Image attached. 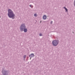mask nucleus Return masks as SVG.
<instances>
[{"mask_svg": "<svg viewBox=\"0 0 75 75\" xmlns=\"http://www.w3.org/2000/svg\"><path fill=\"white\" fill-rule=\"evenodd\" d=\"M8 16L9 18H11L12 19L15 18V14L14 13L13 11L10 9H8Z\"/></svg>", "mask_w": 75, "mask_h": 75, "instance_id": "1", "label": "nucleus"}, {"mask_svg": "<svg viewBox=\"0 0 75 75\" xmlns=\"http://www.w3.org/2000/svg\"><path fill=\"white\" fill-rule=\"evenodd\" d=\"M20 29L21 32H23V31H24V33L27 32V29L26 28V26H25V24H23L21 25Z\"/></svg>", "mask_w": 75, "mask_h": 75, "instance_id": "2", "label": "nucleus"}, {"mask_svg": "<svg viewBox=\"0 0 75 75\" xmlns=\"http://www.w3.org/2000/svg\"><path fill=\"white\" fill-rule=\"evenodd\" d=\"M59 40H53L52 42V45L54 47H57L59 44Z\"/></svg>", "mask_w": 75, "mask_h": 75, "instance_id": "3", "label": "nucleus"}, {"mask_svg": "<svg viewBox=\"0 0 75 75\" xmlns=\"http://www.w3.org/2000/svg\"><path fill=\"white\" fill-rule=\"evenodd\" d=\"M47 16L44 15L43 16L42 18L43 20H46L47 19Z\"/></svg>", "mask_w": 75, "mask_h": 75, "instance_id": "4", "label": "nucleus"}, {"mask_svg": "<svg viewBox=\"0 0 75 75\" xmlns=\"http://www.w3.org/2000/svg\"><path fill=\"white\" fill-rule=\"evenodd\" d=\"M34 54L33 53L31 54L30 55H29V57H34Z\"/></svg>", "mask_w": 75, "mask_h": 75, "instance_id": "5", "label": "nucleus"}, {"mask_svg": "<svg viewBox=\"0 0 75 75\" xmlns=\"http://www.w3.org/2000/svg\"><path fill=\"white\" fill-rule=\"evenodd\" d=\"M7 72L6 71H4V75H6V73Z\"/></svg>", "mask_w": 75, "mask_h": 75, "instance_id": "6", "label": "nucleus"}, {"mask_svg": "<svg viewBox=\"0 0 75 75\" xmlns=\"http://www.w3.org/2000/svg\"><path fill=\"white\" fill-rule=\"evenodd\" d=\"M65 10H66L65 12H67V13H68V9H67V8H66L65 9Z\"/></svg>", "mask_w": 75, "mask_h": 75, "instance_id": "7", "label": "nucleus"}, {"mask_svg": "<svg viewBox=\"0 0 75 75\" xmlns=\"http://www.w3.org/2000/svg\"><path fill=\"white\" fill-rule=\"evenodd\" d=\"M34 16L35 17H37V13H35L34 14Z\"/></svg>", "mask_w": 75, "mask_h": 75, "instance_id": "8", "label": "nucleus"}, {"mask_svg": "<svg viewBox=\"0 0 75 75\" xmlns=\"http://www.w3.org/2000/svg\"><path fill=\"white\" fill-rule=\"evenodd\" d=\"M30 7H31V8H33V6H32V5H29Z\"/></svg>", "mask_w": 75, "mask_h": 75, "instance_id": "9", "label": "nucleus"}, {"mask_svg": "<svg viewBox=\"0 0 75 75\" xmlns=\"http://www.w3.org/2000/svg\"><path fill=\"white\" fill-rule=\"evenodd\" d=\"M39 35L40 36H42V34L41 33H40L39 34Z\"/></svg>", "mask_w": 75, "mask_h": 75, "instance_id": "10", "label": "nucleus"}, {"mask_svg": "<svg viewBox=\"0 0 75 75\" xmlns=\"http://www.w3.org/2000/svg\"><path fill=\"white\" fill-rule=\"evenodd\" d=\"M74 6L75 7V1H74Z\"/></svg>", "mask_w": 75, "mask_h": 75, "instance_id": "11", "label": "nucleus"}, {"mask_svg": "<svg viewBox=\"0 0 75 75\" xmlns=\"http://www.w3.org/2000/svg\"><path fill=\"white\" fill-rule=\"evenodd\" d=\"M52 23H53L52 21H51V22H50V24H52Z\"/></svg>", "mask_w": 75, "mask_h": 75, "instance_id": "12", "label": "nucleus"}, {"mask_svg": "<svg viewBox=\"0 0 75 75\" xmlns=\"http://www.w3.org/2000/svg\"><path fill=\"white\" fill-rule=\"evenodd\" d=\"M67 8H66V7H65V6H64V8H64L65 9H66Z\"/></svg>", "mask_w": 75, "mask_h": 75, "instance_id": "13", "label": "nucleus"}, {"mask_svg": "<svg viewBox=\"0 0 75 75\" xmlns=\"http://www.w3.org/2000/svg\"><path fill=\"white\" fill-rule=\"evenodd\" d=\"M42 23V21H40V23Z\"/></svg>", "mask_w": 75, "mask_h": 75, "instance_id": "14", "label": "nucleus"}, {"mask_svg": "<svg viewBox=\"0 0 75 75\" xmlns=\"http://www.w3.org/2000/svg\"><path fill=\"white\" fill-rule=\"evenodd\" d=\"M26 56H27V55H24L23 56V57H26Z\"/></svg>", "mask_w": 75, "mask_h": 75, "instance_id": "15", "label": "nucleus"}, {"mask_svg": "<svg viewBox=\"0 0 75 75\" xmlns=\"http://www.w3.org/2000/svg\"><path fill=\"white\" fill-rule=\"evenodd\" d=\"M72 33H73V34H74V32H72Z\"/></svg>", "mask_w": 75, "mask_h": 75, "instance_id": "16", "label": "nucleus"}, {"mask_svg": "<svg viewBox=\"0 0 75 75\" xmlns=\"http://www.w3.org/2000/svg\"><path fill=\"white\" fill-rule=\"evenodd\" d=\"M2 72H3V70L2 71Z\"/></svg>", "mask_w": 75, "mask_h": 75, "instance_id": "17", "label": "nucleus"}]
</instances>
